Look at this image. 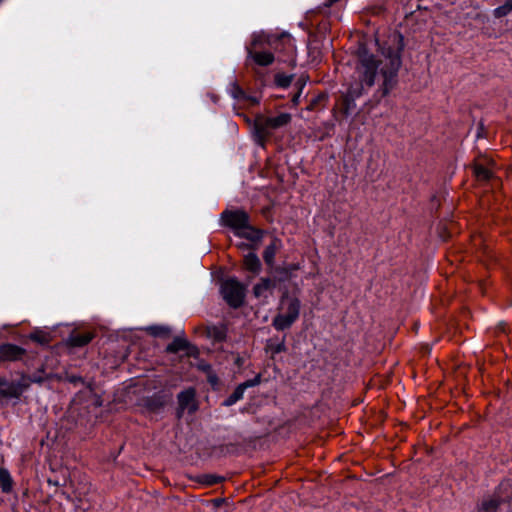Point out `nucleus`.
I'll return each instance as SVG.
<instances>
[{"instance_id": "23", "label": "nucleus", "mask_w": 512, "mask_h": 512, "mask_svg": "<svg viewBox=\"0 0 512 512\" xmlns=\"http://www.w3.org/2000/svg\"><path fill=\"white\" fill-rule=\"evenodd\" d=\"M230 94L233 98L235 99H238V100H241V99H244L245 98V93L244 91L241 89V87L236 84V83H233L230 87Z\"/></svg>"}, {"instance_id": "17", "label": "nucleus", "mask_w": 512, "mask_h": 512, "mask_svg": "<svg viewBox=\"0 0 512 512\" xmlns=\"http://www.w3.org/2000/svg\"><path fill=\"white\" fill-rule=\"evenodd\" d=\"M92 340V334L89 332L74 334L70 337L72 346L81 347L88 344Z\"/></svg>"}, {"instance_id": "18", "label": "nucleus", "mask_w": 512, "mask_h": 512, "mask_svg": "<svg viewBox=\"0 0 512 512\" xmlns=\"http://www.w3.org/2000/svg\"><path fill=\"white\" fill-rule=\"evenodd\" d=\"M278 243L279 241L278 240H274L270 245H268L265 250H264V253H263V258L265 260V262L268 264V265H272L273 262H274V258H275V255H276V251L278 249Z\"/></svg>"}, {"instance_id": "14", "label": "nucleus", "mask_w": 512, "mask_h": 512, "mask_svg": "<svg viewBox=\"0 0 512 512\" xmlns=\"http://www.w3.org/2000/svg\"><path fill=\"white\" fill-rule=\"evenodd\" d=\"M194 398H195V392L193 389H188L183 392H181L178 395V402L179 406L182 410H189L194 411Z\"/></svg>"}, {"instance_id": "24", "label": "nucleus", "mask_w": 512, "mask_h": 512, "mask_svg": "<svg viewBox=\"0 0 512 512\" xmlns=\"http://www.w3.org/2000/svg\"><path fill=\"white\" fill-rule=\"evenodd\" d=\"M150 331L155 336H168L170 334L169 328L164 326L151 327Z\"/></svg>"}, {"instance_id": "31", "label": "nucleus", "mask_w": 512, "mask_h": 512, "mask_svg": "<svg viewBox=\"0 0 512 512\" xmlns=\"http://www.w3.org/2000/svg\"><path fill=\"white\" fill-rule=\"evenodd\" d=\"M507 2L509 3V6L511 7L512 9V0H507Z\"/></svg>"}, {"instance_id": "7", "label": "nucleus", "mask_w": 512, "mask_h": 512, "mask_svg": "<svg viewBox=\"0 0 512 512\" xmlns=\"http://www.w3.org/2000/svg\"><path fill=\"white\" fill-rule=\"evenodd\" d=\"M29 385L30 381L26 376H22L17 381H11L0 376V398H19Z\"/></svg>"}, {"instance_id": "25", "label": "nucleus", "mask_w": 512, "mask_h": 512, "mask_svg": "<svg viewBox=\"0 0 512 512\" xmlns=\"http://www.w3.org/2000/svg\"><path fill=\"white\" fill-rule=\"evenodd\" d=\"M292 78L290 76L279 75L276 77V82L281 87H287L291 83Z\"/></svg>"}, {"instance_id": "27", "label": "nucleus", "mask_w": 512, "mask_h": 512, "mask_svg": "<svg viewBox=\"0 0 512 512\" xmlns=\"http://www.w3.org/2000/svg\"><path fill=\"white\" fill-rule=\"evenodd\" d=\"M299 97H300V92L296 93L293 98H292V102L294 105L298 104V101H299Z\"/></svg>"}, {"instance_id": "10", "label": "nucleus", "mask_w": 512, "mask_h": 512, "mask_svg": "<svg viewBox=\"0 0 512 512\" xmlns=\"http://www.w3.org/2000/svg\"><path fill=\"white\" fill-rule=\"evenodd\" d=\"M276 287L275 280L270 278H262L253 288V294L258 299L267 300L273 295Z\"/></svg>"}, {"instance_id": "1", "label": "nucleus", "mask_w": 512, "mask_h": 512, "mask_svg": "<svg viewBox=\"0 0 512 512\" xmlns=\"http://www.w3.org/2000/svg\"><path fill=\"white\" fill-rule=\"evenodd\" d=\"M404 48L401 34L394 33L381 47L380 54L374 55L361 47L358 51V63L350 83L348 95L353 99L361 96L378 83L382 96H387L398 83V72L402 66Z\"/></svg>"}, {"instance_id": "28", "label": "nucleus", "mask_w": 512, "mask_h": 512, "mask_svg": "<svg viewBox=\"0 0 512 512\" xmlns=\"http://www.w3.org/2000/svg\"><path fill=\"white\" fill-rule=\"evenodd\" d=\"M199 367H200L202 370H204V371H207V370H209V369H210V366H209L208 364H201Z\"/></svg>"}, {"instance_id": "12", "label": "nucleus", "mask_w": 512, "mask_h": 512, "mask_svg": "<svg viewBox=\"0 0 512 512\" xmlns=\"http://www.w3.org/2000/svg\"><path fill=\"white\" fill-rule=\"evenodd\" d=\"M259 383V378H256L254 380H248L242 384H240L234 392L225 400L226 406H231L235 404L237 401L243 398L244 392L248 387L255 386Z\"/></svg>"}, {"instance_id": "22", "label": "nucleus", "mask_w": 512, "mask_h": 512, "mask_svg": "<svg viewBox=\"0 0 512 512\" xmlns=\"http://www.w3.org/2000/svg\"><path fill=\"white\" fill-rule=\"evenodd\" d=\"M209 335L217 341H222L226 337V332L224 328L214 326L209 329Z\"/></svg>"}, {"instance_id": "19", "label": "nucleus", "mask_w": 512, "mask_h": 512, "mask_svg": "<svg viewBox=\"0 0 512 512\" xmlns=\"http://www.w3.org/2000/svg\"><path fill=\"white\" fill-rule=\"evenodd\" d=\"M223 481V477L215 474H203L197 477V482L204 486H212Z\"/></svg>"}, {"instance_id": "8", "label": "nucleus", "mask_w": 512, "mask_h": 512, "mask_svg": "<svg viewBox=\"0 0 512 512\" xmlns=\"http://www.w3.org/2000/svg\"><path fill=\"white\" fill-rule=\"evenodd\" d=\"M26 350L18 345L4 343L0 345V362H14L21 360Z\"/></svg>"}, {"instance_id": "4", "label": "nucleus", "mask_w": 512, "mask_h": 512, "mask_svg": "<svg viewBox=\"0 0 512 512\" xmlns=\"http://www.w3.org/2000/svg\"><path fill=\"white\" fill-rule=\"evenodd\" d=\"M223 224L234 230L239 236L251 241H259L262 237L260 230L254 229L249 224V215L243 210H225L221 214Z\"/></svg>"}, {"instance_id": "2", "label": "nucleus", "mask_w": 512, "mask_h": 512, "mask_svg": "<svg viewBox=\"0 0 512 512\" xmlns=\"http://www.w3.org/2000/svg\"><path fill=\"white\" fill-rule=\"evenodd\" d=\"M277 41H281L284 45L291 48L294 46L292 37L289 34H281L278 38L265 34H256L253 36L252 42L248 50V56L259 66H269L274 61V55L267 51H259L258 48H262L266 45L272 46Z\"/></svg>"}, {"instance_id": "13", "label": "nucleus", "mask_w": 512, "mask_h": 512, "mask_svg": "<svg viewBox=\"0 0 512 512\" xmlns=\"http://www.w3.org/2000/svg\"><path fill=\"white\" fill-rule=\"evenodd\" d=\"M265 350L267 353L270 354L271 358H274L275 355L285 352L286 351V345H285V337L279 339L276 337L270 338L267 340L265 345Z\"/></svg>"}, {"instance_id": "26", "label": "nucleus", "mask_w": 512, "mask_h": 512, "mask_svg": "<svg viewBox=\"0 0 512 512\" xmlns=\"http://www.w3.org/2000/svg\"><path fill=\"white\" fill-rule=\"evenodd\" d=\"M30 338L32 340H34L36 342H39V343H42V344L47 343V337L45 335L41 334V333H38V332L31 334Z\"/></svg>"}, {"instance_id": "5", "label": "nucleus", "mask_w": 512, "mask_h": 512, "mask_svg": "<svg viewBox=\"0 0 512 512\" xmlns=\"http://www.w3.org/2000/svg\"><path fill=\"white\" fill-rule=\"evenodd\" d=\"M292 120L290 113H279L276 116H257L254 122V136L256 142L264 147L273 131L287 126Z\"/></svg>"}, {"instance_id": "9", "label": "nucleus", "mask_w": 512, "mask_h": 512, "mask_svg": "<svg viewBox=\"0 0 512 512\" xmlns=\"http://www.w3.org/2000/svg\"><path fill=\"white\" fill-rule=\"evenodd\" d=\"M492 166H494V161L491 159H481L477 161L473 165V173L477 180L479 181H487L493 176Z\"/></svg>"}, {"instance_id": "11", "label": "nucleus", "mask_w": 512, "mask_h": 512, "mask_svg": "<svg viewBox=\"0 0 512 512\" xmlns=\"http://www.w3.org/2000/svg\"><path fill=\"white\" fill-rule=\"evenodd\" d=\"M506 502L500 501L498 497L484 499L479 506V512H505Z\"/></svg>"}, {"instance_id": "30", "label": "nucleus", "mask_w": 512, "mask_h": 512, "mask_svg": "<svg viewBox=\"0 0 512 512\" xmlns=\"http://www.w3.org/2000/svg\"><path fill=\"white\" fill-rule=\"evenodd\" d=\"M77 380H81L80 378H76V377H71L69 379L70 382H76Z\"/></svg>"}, {"instance_id": "3", "label": "nucleus", "mask_w": 512, "mask_h": 512, "mask_svg": "<svg viewBox=\"0 0 512 512\" xmlns=\"http://www.w3.org/2000/svg\"><path fill=\"white\" fill-rule=\"evenodd\" d=\"M301 302L296 296L285 294L281 297L277 314L272 325L277 331L289 329L299 318Z\"/></svg>"}, {"instance_id": "16", "label": "nucleus", "mask_w": 512, "mask_h": 512, "mask_svg": "<svg viewBox=\"0 0 512 512\" xmlns=\"http://www.w3.org/2000/svg\"><path fill=\"white\" fill-rule=\"evenodd\" d=\"M0 487L4 493H9L13 487V480L8 470L0 468Z\"/></svg>"}, {"instance_id": "29", "label": "nucleus", "mask_w": 512, "mask_h": 512, "mask_svg": "<svg viewBox=\"0 0 512 512\" xmlns=\"http://www.w3.org/2000/svg\"><path fill=\"white\" fill-rule=\"evenodd\" d=\"M209 381L214 384L216 383V377L215 376H209Z\"/></svg>"}, {"instance_id": "20", "label": "nucleus", "mask_w": 512, "mask_h": 512, "mask_svg": "<svg viewBox=\"0 0 512 512\" xmlns=\"http://www.w3.org/2000/svg\"><path fill=\"white\" fill-rule=\"evenodd\" d=\"M188 343L185 339L175 338L168 346L167 351L171 353H176L180 350H184L187 347Z\"/></svg>"}, {"instance_id": "6", "label": "nucleus", "mask_w": 512, "mask_h": 512, "mask_svg": "<svg viewBox=\"0 0 512 512\" xmlns=\"http://www.w3.org/2000/svg\"><path fill=\"white\" fill-rule=\"evenodd\" d=\"M245 291V286L235 278L227 279L221 285L223 299L233 308H238L243 304Z\"/></svg>"}, {"instance_id": "15", "label": "nucleus", "mask_w": 512, "mask_h": 512, "mask_svg": "<svg viewBox=\"0 0 512 512\" xmlns=\"http://www.w3.org/2000/svg\"><path fill=\"white\" fill-rule=\"evenodd\" d=\"M244 267L253 273H259L261 263L258 256L255 253H248L244 257Z\"/></svg>"}, {"instance_id": "21", "label": "nucleus", "mask_w": 512, "mask_h": 512, "mask_svg": "<svg viewBox=\"0 0 512 512\" xmlns=\"http://www.w3.org/2000/svg\"><path fill=\"white\" fill-rule=\"evenodd\" d=\"M511 11H512V9L509 6V3L506 1L503 5L494 9L493 15L496 18H502V17L508 15Z\"/></svg>"}]
</instances>
